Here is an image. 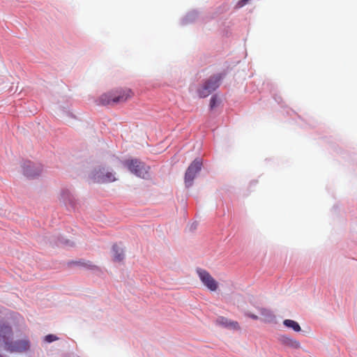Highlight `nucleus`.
<instances>
[{
  "mask_svg": "<svg viewBox=\"0 0 357 357\" xmlns=\"http://www.w3.org/2000/svg\"><path fill=\"white\" fill-rule=\"evenodd\" d=\"M283 324L289 328H291L295 332H300L301 328L298 322L291 319H285L283 321Z\"/></svg>",
  "mask_w": 357,
  "mask_h": 357,
  "instance_id": "12",
  "label": "nucleus"
},
{
  "mask_svg": "<svg viewBox=\"0 0 357 357\" xmlns=\"http://www.w3.org/2000/svg\"><path fill=\"white\" fill-rule=\"evenodd\" d=\"M279 342L283 346L293 348V349H298L300 347L301 344L300 342L297 340L287 336V335H280L279 337Z\"/></svg>",
  "mask_w": 357,
  "mask_h": 357,
  "instance_id": "9",
  "label": "nucleus"
},
{
  "mask_svg": "<svg viewBox=\"0 0 357 357\" xmlns=\"http://www.w3.org/2000/svg\"><path fill=\"white\" fill-rule=\"evenodd\" d=\"M246 315L248 317H250L251 319H255V320H257L259 318L258 316H257V315H255L254 314L248 313V314H246Z\"/></svg>",
  "mask_w": 357,
  "mask_h": 357,
  "instance_id": "18",
  "label": "nucleus"
},
{
  "mask_svg": "<svg viewBox=\"0 0 357 357\" xmlns=\"http://www.w3.org/2000/svg\"><path fill=\"white\" fill-rule=\"evenodd\" d=\"M61 197H62V198H63L64 202H66V199H69L70 200V192L68 190H65V191H63L62 192Z\"/></svg>",
  "mask_w": 357,
  "mask_h": 357,
  "instance_id": "16",
  "label": "nucleus"
},
{
  "mask_svg": "<svg viewBox=\"0 0 357 357\" xmlns=\"http://www.w3.org/2000/svg\"><path fill=\"white\" fill-rule=\"evenodd\" d=\"M126 165L128 169L136 176L142 178H146L148 176L149 167L140 160L137 159L127 160Z\"/></svg>",
  "mask_w": 357,
  "mask_h": 357,
  "instance_id": "4",
  "label": "nucleus"
},
{
  "mask_svg": "<svg viewBox=\"0 0 357 357\" xmlns=\"http://www.w3.org/2000/svg\"><path fill=\"white\" fill-rule=\"evenodd\" d=\"M133 96V93L129 89H119L109 93L102 94L100 98L102 105H112L123 102Z\"/></svg>",
  "mask_w": 357,
  "mask_h": 357,
  "instance_id": "2",
  "label": "nucleus"
},
{
  "mask_svg": "<svg viewBox=\"0 0 357 357\" xmlns=\"http://www.w3.org/2000/svg\"><path fill=\"white\" fill-rule=\"evenodd\" d=\"M92 178L94 182L100 183H110L116 181L114 174L108 171L105 167L95 169L93 172Z\"/></svg>",
  "mask_w": 357,
  "mask_h": 357,
  "instance_id": "6",
  "label": "nucleus"
},
{
  "mask_svg": "<svg viewBox=\"0 0 357 357\" xmlns=\"http://www.w3.org/2000/svg\"><path fill=\"white\" fill-rule=\"evenodd\" d=\"M114 252V260L121 261L124 258L123 250L117 245H114L112 248Z\"/></svg>",
  "mask_w": 357,
  "mask_h": 357,
  "instance_id": "11",
  "label": "nucleus"
},
{
  "mask_svg": "<svg viewBox=\"0 0 357 357\" xmlns=\"http://www.w3.org/2000/svg\"><path fill=\"white\" fill-rule=\"evenodd\" d=\"M0 357H2V356H0Z\"/></svg>",
  "mask_w": 357,
  "mask_h": 357,
  "instance_id": "19",
  "label": "nucleus"
},
{
  "mask_svg": "<svg viewBox=\"0 0 357 357\" xmlns=\"http://www.w3.org/2000/svg\"><path fill=\"white\" fill-rule=\"evenodd\" d=\"M218 102V98L215 96H213L211 98L210 100V106L211 108H213L216 106Z\"/></svg>",
  "mask_w": 357,
  "mask_h": 357,
  "instance_id": "15",
  "label": "nucleus"
},
{
  "mask_svg": "<svg viewBox=\"0 0 357 357\" xmlns=\"http://www.w3.org/2000/svg\"><path fill=\"white\" fill-rule=\"evenodd\" d=\"M12 336V329L8 326L0 327V342L5 344V349L11 352H22L29 349V342L26 340L10 342Z\"/></svg>",
  "mask_w": 357,
  "mask_h": 357,
  "instance_id": "1",
  "label": "nucleus"
},
{
  "mask_svg": "<svg viewBox=\"0 0 357 357\" xmlns=\"http://www.w3.org/2000/svg\"><path fill=\"white\" fill-rule=\"evenodd\" d=\"M197 273L202 283L210 291H215L218 288V282L206 270L197 268Z\"/></svg>",
  "mask_w": 357,
  "mask_h": 357,
  "instance_id": "5",
  "label": "nucleus"
},
{
  "mask_svg": "<svg viewBox=\"0 0 357 357\" xmlns=\"http://www.w3.org/2000/svg\"><path fill=\"white\" fill-rule=\"evenodd\" d=\"M42 172V167L29 161L24 164V174L28 177H35Z\"/></svg>",
  "mask_w": 357,
  "mask_h": 357,
  "instance_id": "8",
  "label": "nucleus"
},
{
  "mask_svg": "<svg viewBox=\"0 0 357 357\" xmlns=\"http://www.w3.org/2000/svg\"><path fill=\"white\" fill-rule=\"evenodd\" d=\"M202 161L199 159H195L188 167L185 174V183L187 187L192 185L196 175L202 169Z\"/></svg>",
  "mask_w": 357,
  "mask_h": 357,
  "instance_id": "7",
  "label": "nucleus"
},
{
  "mask_svg": "<svg viewBox=\"0 0 357 357\" xmlns=\"http://www.w3.org/2000/svg\"><path fill=\"white\" fill-rule=\"evenodd\" d=\"M249 1L250 0H240L237 3V6L239 8L243 7V6L247 4Z\"/></svg>",
  "mask_w": 357,
  "mask_h": 357,
  "instance_id": "17",
  "label": "nucleus"
},
{
  "mask_svg": "<svg viewBox=\"0 0 357 357\" xmlns=\"http://www.w3.org/2000/svg\"><path fill=\"white\" fill-rule=\"evenodd\" d=\"M57 340H58V337L56 335H52V334L47 335L45 337V340L49 343L52 342Z\"/></svg>",
  "mask_w": 357,
  "mask_h": 357,
  "instance_id": "14",
  "label": "nucleus"
},
{
  "mask_svg": "<svg viewBox=\"0 0 357 357\" xmlns=\"http://www.w3.org/2000/svg\"><path fill=\"white\" fill-rule=\"evenodd\" d=\"M262 316L261 320L264 322H272L275 319L274 314L268 310L261 308L260 310Z\"/></svg>",
  "mask_w": 357,
  "mask_h": 357,
  "instance_id": "10",
  "label": "nucleus"
},
{
  "mask_svg": "<svg viewBox=\"0 0 357 357\" xmlns=\"http://www.w3.org/2000/svg\"><path fill=\"white\" fill-rule=\"evenodd\" d=\"M222 79L221 75H216L210 77L204 84V85L199 89V95L201 98H205L209 96L211 93L214 91L219 87L220 81Z\"/></svg>",
  "mask_w": 357,
  "mask_h": 357,
  "instance_id": "3",
  "label": "nucleus"
},
{
  "mask_svg": "<svg viewBox=\"0 0 357 357\" xmlns=\"http://www.w3.org/2000/svg\"><path fill=\"white\" fill-rule=\"evenodd\" d=\"M218 322L220 324L225 326H231L233 328H238V322L229 321L223 317L218 318Z\"/></svg>",
  "mask_w": 357,
  "mask_h": 357,
  "instance_id": "13",
  "label": "nucleus"
}]
</instances>
